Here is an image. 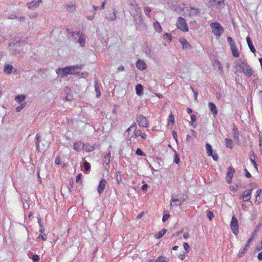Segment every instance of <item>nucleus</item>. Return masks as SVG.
Wrapping results in <instances>:
<instances>
[{
	"label": "nucleus",
	"instance_id": "13d9d810",
	"mask_svg": "<svg viewBox=\"0 0 262 262\" xmlns=\"http://www.w3.org/2000/svg\"><path fill=\"white\" fill-rule=\"evenodd\" d=\"M168 121H169V123H171L172 124L174 123V116H173V115L170 114L169 116Z\"/></svg>",
	"mask_w": 262,
	"mask_h": 262
},
{
	"label": "nucleus",
	"instance_id": "393cba45",
	"mask_svg": "<svg viewBox=\"0 0 262 262\" xmlns=\"http://www.w3.org/2000/svg\"><path fill=\"white\" fill-rule=\"evenodd\" d=\"M256 201L258 203L262 202V189H258L256 193Z\"/></svg>",
	"mask_w": 262,
	"mask_h": 262
},
{
	"label": "nucleus",
	"instance_id": "6ab92c4d",
	"mask_svg": "<svg viewBox=\"0 0 262 262\" xmlns=\"http://www.w3.org/2000/svg\"><path fill=\"white\" fill-rule=\"evenodd\" d=\"M252 189H249L244 191V194L241 196V198L246 199L245 201H248L250 199V195L252 192Z\"/></svg>",
	"mask_w": 262,
	"mask_h": 262
},
{
	"label": "nucleus",
	"instance_id": "c03bdc74",
	"mask_svg": "<svg viewBox=\"0 0 262 262\" xmlns=\"http://www.w3.org/2000/svg\"><path fill=\"white\" fill-rule=\"evenodd\" d=\"M190 118H191V121L192 122V125L194 128H195L196 126V124H193V123L196 121V117L195 115L192 114L190 116Z\"/></svg>",
	"mask_w": 262,
	"mask_h": 262
},
{
	"label": "nucleus",
	"instance_id": "6e6d98bb",
	"mask_svg": "<svg viewBox=\"0 0 262 262\" xmlns=\"http://www.w3.org/2000/svg\"><path fill=\"white\" fill-rule=\"evenodd\" d=\"M72 68V70H75L76 69L81 70L83 68V66L82 64L76 65L73 66H71Z\"/></svg>",
	"mask_w": 262,
	"mask_h": 262
},
{
	"label": "nucleus",
	"instance_id": "bb28decb",
	"mask_svg": "<svg viewBox=\"0 0 262 262\" xmlns=\"http://www.w3.org/2000/svg\"><path fill=\"white\" fill-rule=\"evenodd\" d=\"M82 149L86 151L90 152L94 150L93 146L90 145L89 144H85L82 143Z\"/></svg>",
	"mask_w": 262,
	"mask_h": 262
},
{
	"label": "nucleus",
	"instance_id": "f3484780",
	"mask_svg": "<svg viewBox=\"0 0 262 262\" xmlns=\"http://www.w3.org/2000/svg\"><path fill=\"white\" fill-rule=\"evenodd\" d=\"M41 0H38L37 1H36V2L33 1L30 3H28V5L29 6V8L30 9L33 10L35 8L39 6V5L41 3Z\"/></svg>",
	"mask_w": 262,
	"mask_h": 262
},
{
	"label": "nucleus",
	"instance_id": "69168bd1",
	"mask_svg": "<svg viewBox=\"0 0 262 262\" xmlns=\"http://www.w3.org/2000/svg\"><path fill=\"white\" fill-rule=\"evenodd\" d=\"M245 172V176L247 178H250V177H251V174L249 173V172L247 170V169H245L244 170Z\"/></svg>",
	"mask_w": 262,
	"mask_h": 262
},
{
	"label": "nucleus",
	"instance_id": "412c9836",
	"mask_svg": "<svg viewBox=\"0 0 262 262\" xmlns=\"http://www.w3.org/2000/svg\"><path fill=\"white\" fill-rule=\"evenodd\" d=\"M232 54L234 57H237L239 56V52L237 51V48L236 46L235 43L230 45Z\"/></svg>",
	"mask_w": 262,
	"mask_h": 262
},
{
	"label": "nucleus",
	"instance_id": "ea45409f",
	"mask_svg": "<svg viewBox=\"0 0 262 262\" xmlns=\"http://www.w3.org/2000/svg\"><path fill=\"white\" fill-rule=\"evenodd\" d=\"M116 180L118 184L122 182V176L120 171H118L116 173Z\"/></svg>",
	"mask_w": 262,
	"mask_h": 262
},
{
	"label": "nucleus",
	"instance_id": "49530a36",
	"mask_svg": "<svg viewBox=\"0 0 262 262\" xmlns=\"http://www.w3.org/2000/svg\"><path fill=\"white\" fill-rule=\"evenodd\" d=\"M144 11L146 15L150 17L149 13L151 11V9L148 7H145L144 8Z\"/></svg>",
	"mask_w": 262,
	"mask_h": 262
},
{
	"label": "nucleus",
	"instance_id": "4c0bfd02",
	"mask_svg": "<svg viewBox=\"0 0 262 262\" xmlns=\"http://www.w3.org/2000/svg\"><path fill=\"white\" fill-rule=\"evenodd\" d=\"M95 89L96 92V96L97 97H99L101 95L100 91V84H98L97 82L95 83Z\"/></svg>",
	"mask_w": 262,
	"mask_h": 262
},
{
	"label": "nucleus",
	"instance_id": "aec40b11",
	"mask_svg": "<svg viewBox=\"0 0 262 262\" xmlns=\"http://www.w3.org/2000/svg\"><path fill=\"white\" fill-rule=\"evenodd\" d=\"M180 42L182 44V48L183 49H187L191 48V47L190 43L185 38L180 39Z\"/></svg>",
	"mask_w": 262,
	"mask_h": 262
},
{
	"label": "nucleus",
	"instance_id": "a19ab883",
	"mask_svg": "<svg viewBox=\"0 0 262 262\" xmlns=\"http://www.w3.org/2000/svg\"><path fill=\"white\" fill-rule=\"evenodd\" d=\"M259 146L260 148L261 155H262V131L259 133Z\"/></svg>",
	"mask_w": 262,
	"mask_h": 262
},
{
	"label": "nucleus",
	"instance_id": "9b49d317",
	"mask_svg": "<svg viewBox=\"0 0 262 262\" xmlns=\"http://www.w3.org/2000/svg\"><path fill=\"white\" fill-rule=\"evenodd\" d=\"M206 148L208 156L212 157V159L214 161H217L218 158H219L218 155L216 154H213V150H212V146L209 143H207L206 144Z\"/></svg>",
	"mask_w": 262,
	"mask_h": 262
},
{
	"label": "nucleus",
	"instance_id": "cd10ccee",
	"mask_svg": "<svg viewBox=\"0 0 262 262\" xmlns=\"http://www.w3.org/2000/svg\"><path fill=\"white\" fill-rule=\"evenodd\" d=\"M66 10L69 12H74L75 10V5L72 3H69L66 6Z\"/></svg>",
	"mask_w": 262,
	"mask_h": 262
},
{
	"label": "nucleus",
	"instance_id": "0e129e2a",
	"mask_svg": "<svg viewBox=\"0 0 262 262\" xmlns=\"http://www.w3.org/2000/svg\"><path fill=\"white\" fill-rule=\"evenodd\" d=\"M227 41L229 43L230 45L235 43V42L233 40L232 37H227Z\"/></svg>",
	"mask_w": 262,
	"mask_h": 262
},
{
	"label": "nucleus",
	"instance_id": "4d7b16f0",
	"mask_svg": "<svg viewBox=\"0 0 262 262\" xmlns=\"http://www.w3.org/2000/svg\"><path fill=\"white\" fill-rule=\"evenodd\" d=\"M73 183H74L73 180L72 179H70V182H69V185L68 186L70 192H71L72 191V188L73 186Z\"/></svg>",
	"mask_w": 262,
	"mask_h": 262
},
{
	"label": "nucleus",
	"instance_id": "f03ea898",
	"mask_svg": "<svg viewBox=\"0 0 262 262\" xmlns=\"http://www.w3.org/2000/svg\"><path fill=\"white\" fill-rule=\"evenodd\" d=\"M235 67L236 69L239 68L241 71L247 77L251 76L253 73V70L251 67L246 63L244 60L240 59L236 61Z\"/></svg>",
	"mask_w": 262,
	"mask_h": 262
},
{
	"label": "nucleus",
	"instance_id": "8fccbe9b",
	"mask_svg": "<svg viewBox=\"0 0 262 262\" xmlns=\"http://www.w3.org/2000/svg\"><path fill=\"white\" fill-rule=\"evenodd\" d=\"M163 38L169 42L171 41V36L170 34L168 33H165L163 36Z\"/></svg>",
	"mask_w": 262,
	"mask_h": 262
},
{
	"label": "nucleus",
	"instance_id": "c9c22d12",
	"mask_svg": "<svg viewBox=\"0 0 262 262\" xmlns=\"http://www.w3.org/2000/svg\"><path fill=\"white\" fill-rule=\"evenodd\" d=\"M154 27L155 30L158 32H161L162 31V27L160 25L159 23L157 21L154 23Z\"/></svg>",
	"mask_w": 262,
	"mask_h": 262
},
{
	"label": "nucleus",
	"instance_id": "6e6552de",
	"mask_svg": "<svg viewBox=\"0 0 262 262\" xmlns=\"http://www.w3.org/2000/svg\"><path fill=\"white\" fill-rule=\"evenodd\" d=\"M132 16L134 18V20L136 24V27L137 29L140 28L141 26L144 25V21L142 17L141 12L139 14H137Z\"/></svg>",
	"mask_w": 262,
	"mask_h": 262
},
{
	"label": "nucleus",
	"instance_id": "de8ad7c7",
	"mask_svg": "<svg viewBox=\"0 0 262 262\" xmlns=\"http://www.w3.org/2000/svg\"><path fill=\"white\" fill-rule=\"evenodd\" d=\"M107 19H109L111 20H114L116 18V15L115 14V12L114 11L112 13L109 14V16L106 17Z\"/></svg>",
	"mask_w": 262,
	"mask_h": 262
},
{
	"label": "nucleus",
	"instance_id": "423d86ee",
	"mask_svg": "<svg viewBox=\"0 0 262 262\" xmlns=\"http://www.w3.org/2000/svg\"><path fill=\"white\" fill-rule=\"evenodd\" d=\"M56 73L61 77L67 76L68 74L77 75L79 74L78 72H73L71 66H67L64 68H59L56 70Z\"/></svg>",
	"mask_w": 262,
	"mask_h": 262
},
{
	"label": "nucleus",
	"instance_id": "20e7f679",
	"mask_svg": "<svg viewBox=\"0 0 262 262\" xmlns=\"http://www.w3.org/2000/svg\"><path fill=\"white\" fill-rule=\"evenodd\" d=\"M225 5L224 0H210L209 7L215 11L220 10Z\"/></svg>",
	"mask_w": 262,
	"mask_h": 262
},
{
	"label": "nucleus",
	"instance_id": "2f4dec72",
	"mask_svg": "<svg viewBox=\"0 0 262 262\" xmlns=\"http://www.w3.org/2000/svg\"><path fill=\"white\" fill-rule=\"evenodd\" d=\"M83 167L84 168V172H88L90 171V169H91V165H90V164L85 161L83 163Z\"/></svg>",
	"mask_w": 262,
	"mask_h": 262
},
{
	"label": "nucleus",
	"instance_id": "338daca9",
	"mask_svg": "<svg viewBox=\"0 0 262 262\" xmlns=\"http://www.w3.org/2000/svg\"><path fill=\"white\" fill-rule=\"evenodd\" d=\"M8 18L10 19H16L17 18V16L15 14H11L8 16Z\"/></svg>",
	"mask_w": 262,
	"mask_h": 262
},
{
	"label": "nucleus",
	"instance_id": "4468645a",
	"mask_svg": "<svg viewBox=\"0 0 262 262\" xmlns=\"http://www.w3.org/2000/svg\"><path fill=\"white\" fill-rule=\"evenodd\" d=\"M260 226H261L260 223L258 224L256 226V227L255 228L254 231L253 232L251 236H250V237L249 238V239L247 242V246H249V244L253 241L254 237L257 234V232H258L259 228L260 227Z\"/></svg>",
	"mask_w": 262,
	"mask_h": 262
},
{
	"label": "nucleus",
	"instance_id": "e2e57ef3",
	"mask_svg": "<svg viewBox=\"0 0 262 262\" xmlns=\"http://www.w3.org/2000/svg\"><path fill=\"white\" fill-rule=\"evenodd\" d=\"M191 88L194 93V99L195 100H197V97L198 95V91L196 90L193 89L192 87H191Z\"/></svg>",
	"mask_w": 262,
	"mask_h": 262
},
{
	"label": "nucleus",
	"instance_id": "dca6fc26",
	"mask_svg": "<svg viewBox=\"0 0 262 262\" xmlns=\"http://www.w3.org/2000/svg\"><path fill=\"white\" fill-rule=\"evenodd\" d=\"M76 35L79 37L78 42L80 44V45L81 47H84L85 46V38L84 35L81 34L80 32H77L76 33Z\"/></svg>",
	"mask_w": 262,
	"mask_h": 262
},
{
	"label": "nucleus",
	"instance_id": "864d4df0",
	"mask_svg": "<svg viewBox=\"0 0 262 262\" xmlns=\"http://www.w3.org/2000/svg\"><path fill=\"white\" fill-rule=\"evenodd\" d=\"M207 216L210 220H211L214 217L213 212L210 210H208L207 211Z\"/></svg>",
	"mask_w": 262,
	"mask_h": 262
},
{
	"label": "nucleus",
	"instance_id": "bf43d9fd",
	"mask_svg": "<svg viewBox=\"0 0 262 262\" xmlns=\"http://www.w3.org/2000/svg\"><path fill=\"white\" fill-rule=\"evenodd\" d=\"M183 247H184V249H185L186 252H188L189 251V248H190L188 244L187 243H184L183 244Z\"/></svg>",
	"mask_w": 262,
	"mask_h": 262
},
{
	"label": "nucleus",
	"instance_id": "9d476101",
	"mask_svg": "<svg viewBox=\"0 0 262 262\" xmlns=\"http://www.w3.org/2000/svg\"><path fill=\"white\" fill-rule=\"evenodd\" d=\"M137 122L140 127H147L148 124L147 118L141 115L137 117Z\"/></svg>",
	"mask_w": 262,
	"mask_h": 262
},
{
	"label": "nucleus",
	"instance_id": "39448f33",
	"mask_svg": "<svg viewBox=\"0 0 262 262\" xmlns=\"http://www.w3.org/2000/svg\"><path fill=\"white\" fill-rule=\"evenodd\" d=\"M128 11L132 16L137 14H139L141 10L139 8L135 0L130 1L128 4Z\"/></svg>",
	"mask_w": 262,
	"mask_h": 262
},
{
	"label": "nucleus",
	"instance_id": "09e8293b",
	"mask_svg": "<svg viewBox=\"0 0 262 262\" xmlns=\"http://www.w3.org/2000/svg\"><path fill=\"white\" fill-rule=\"evenodd\" d=\"M168 260L166 258V257H163V256L159 257L156 260V262H168Z\"/></svg>",
	"mask_w": 262,
	"mask_h": 262
},
{
	"label": "nucleus",
	"instance_id": "e433bc0d",
	"mask_svg": "<svg viewBox=\"0 0 262 262\" xmlns=\"http://www.w3.org/2000/svg\"><path fill=\"white\" fill-rule=\"evenodd\" d=\"M226 146L229 148H232L233 147V143L231 139L226 138L225 140Z\"/></svg>",
	"mask_w": 262,
	"mask_h": 262
},
{
	"label": "nucleus",
	"instance_id": "c85d7f7f",
	"mask_svg": "<svg viewBox=\"0 0 262 262\" xmlns=\"http://www.w3.org/2000/svg\"><path fill=\"white\" fill-rule=\"evenodd\" d=\"M26 96L25 95H19L16 96L14 99L18 103L21 104V102L25 99Z\"/></svg>",
	"mask_w": 262,
	"mask_h": 262
},
{
	"label": "nucleus",
	"instance_id": "b1692460",
	"mask_svg": "<svg viewBox=\"0 0 262 262\" xmlns=\"http://www.w3.org/2000/svg\"><path fill=\"white\" fill-rule=\"evenodd\" d=\"M247 43L251 50V51L254 53L256 52L255 49L252 43V41L249 37H247L246 38Z\"/></svg>",
	"mask_w": 262,
	"mask_h": 262
},
{
	"label": "nucleus",
	"instance_id": "603ef678",
	"mask_svg": "<svg viewBox=\"0 0 262 262\" xmlns=\"http://www.w3.org/2000/svg\"><path fill=\"white\" fill-rule=\"evenodd\" d=\"M25 105H26V102L21 103L19 106L16 107V112H20L25 106Z\"/></svg>",
	"mask_w": 262,
	"mask_h": 262
},
{
	"label": "nucleus",
	"instance_id": "7c9ffc66",
	"mask_svg": "<svg viewBox=\"0 0 262 262\" xmlns=\"http://www.w3.org/2000/svg\"><path fill=\"white\" fill-rule=\"evenodd\" d=\"M166 229H163L160 231H159L157 234H155V237L157 239H160L166 233Z\"/></svg>",
	"mask_w": 262,
	"mask_h": 262
},
{
	"label": "nucleus",
	"instance_id": "3c124183",
	"mask_svg": "<svg viewBox=\"0 0 262 262\" xmlns=\"http://www.w3.org/2000/svg\"><path fill=\"white\" fill-rule=\"evenodd\" d=\"M174 162L177 164H179L180 162V158L179 157L178 154L177 153V152L176 151H174Z\"/></svg>",
	"mask_w": 262,
	"mask_h": 262
},
{
	"label": "nucleus",
	"instance_id": "c756f323",
	"mask_svg": "<svg viewBox=\"0 0 262 262\" xmlns=\"http://www.w3.org/2000/svg\"><path fill=\"white\" fill-rule=\"evenodd\" d=\"M110 158H111V154L110 153L104 156L103 160V164H105L106 165H108L110 162ZM104 167L106 168V165H104Z\"/></svg>",
	"mask_w": 262,
	"mask_h": 262
},
{
	"label": "nucleus",
	"instance_id": "4be33fe9",
	"mask_svg": "<svg viewBox=\"0 0 262 262\" xmlns=\"http://www.w3.org/2000/svg\"><path fill=\"white\" fill-rule=\"evenodd\" d=\"M137 68L139 70H144L146 68V66L144 61L141 60H138L136 63Z\"/></svg>",
	"mask_w": 262,
	"mask_h": 262
},
{
	"label": "nucleus",
	"instance_id": "f257e3e1",
	"mask_svg": "<svg viewBox=\"0 0 262 262\" xmlns=\"http://www.w3.org/2000/svg\"><path fill=\"white\" fill-rule=\"evenodd\" d=\"M26 44V40L19 38L15 39L13 42L9 43L8 47H12L13 49V53L15 55H19L24 52L23 46Z\"/></svg>",
	"mask_w": 262,
	"mask_h": 262
},
{
	"label": "nucleus",
	"instance_id": "f704fd0d",
	"mask_svg": "<svg viewBox=\"0 0 262 262\" xmlns=\"http://www.w3.org/2000/svg\"><path fill=\"white\" fill-rule=\"evenodd\" d=\"M135 135L136 137L140 136L142 139H145L146 138V135L145 133L142 132L141 130H138L135 133Z\"/></svg>",
	"mask_w": 262,
	"mask_h": 262
},
{
	"label": "nucleus",
	"instance_id": "ddd939ff",
	"mask_svg": "<svg viewBox=\"0 0 262 262\" xmlns=\"http://www.w3.org/2000/svg\"><path fill=\"white\" fill-rule=\"evenodd\" d=\"M106 184V181L104 179L101 180L99 182V185L97 187V191L99 194H101L103 192Z\"/></svg>",
	"mask_w": 262,
	"mask_h": 262
},
{
	"label": "nucleus",
	"instance_id": "5fc2aeb1",
	"mask_svg": "<svg viewBox=\"0 0 262 262\" xmlns=\"http://www.w3.org/2000/svg\"><path fill=\"white\" fill-rule=\"evenodd\" d=\"M136 154L138 156H145V153H144L140 148H138L137 149Z\"/></svg>",
	"mask_w": 262,
	"mask_h": 262
},
{
	"label": "nucleus",
	"instance_id": "7ed1b4c3",
	"mask_svg": "<svg viewBox=\"0 0 262 262\" xmlns=\"http://www.w3.org/2000/svg\"><path fill=\"white\" fill-rule=\"evenodd\" d=\"M210 27L212 33L216 37H220L224 32V28L218 22L211 23Z\"/></svg>",
	"mask_w": 262,
	"mask_h": 262
},
{
	"label": "nucleus",
	"instance_id": "5701e85b",
	"mask_svg": "<svg viewBox=\"0 0 262 262\" xmlns=\"http://www.w3.org/2000/svg\"><path fill=\"white\" fill-rule=\"evenodd\" d=\"M232 132H233L234 139L235 140L239 141V133H238V128L236 126H234V127L232 128Z\"/></svg>",
	"mask_w": 262,
	"mask_h": 262
},
{
	"label": "nucleus",
	"instance_id": "052dcab7",
	"mask_svg": "<svg viewBox=\"0 0 262 262\" xmlns=\"http://www.w3.org/2000/svg\"><path fill=\"white\" fill-rule=\"evenodd\" d=\"M81 178H82V174H78L76 176V182L77 183L81 182L82 181Z\"/></svg>",
	"mask_w": 262,
	"mask_h": 262
},
{
	"label": "nucleus",
	"instance_id": "37998d69",
	"mask_svg": "<svg viewBox=\"0 0 262 262\" xmlns=\"http://www.w3.org/2000/svg\"><path fill=\"white\" fill-rule=\"evenodd\" d=\"M247 247L248 246H247L246 245V246L243 249L241 250V251L238 253V257H242L243 256V255L247 252Z\"/></svg>",
	"mask_w": 262,
	"mask_h": 262
},
{
	"label": "nucleus",
	"instance_id": "0eeeda50",
	"mask_svg": "<svg viewBox=\"0 0 262 262\" xmlns=\"http://www.w3.org/2000/svg\"><path fill=\"white\" fill-rule=\"evenodd\" d=\"M238 224L237 219L233 215L232 217L230 227L235 235H237L238 232Z\"/></svg>",
	"mask_w": 262,
	"mask_h": 262
},
{
	"label": "nucleus",
	"instance_id": "774afa93",
	"mask_svg": "<svg viewBox=\"0 0 262 262\" xmlns=\"http://www.w3.org/2000/svg\"><path fill=\"white\" fill-rule=\"evenodd\" d=\"M241 186L240 184H236L235 186L232 187L233 190L237 191Z\"/></svg>",
	"mask_w": 262,
	"mask_h": 262
},
{
	"label": "nucleus",
	"instance_id": "a211bd4d",
	"mask_svg": "<svg viewBox=\"0 0 262 262\" xmlns=\"http://www.w3.org/2000/svg\"><path fill=\"white\" fill-rule=\"evenodd\" d=\"M13 67L11 64H6L4 67V72L7 75H10L13 72Z\"/></svg>",
	"mask_w": 262,
	"mask_h": 262
},
{
	"label": "nucleus",
	"instance_id": "f8f14e48",
	"mask_svg": "<svg viewBox=\"0 0 262 262\" xmlns=\"http://www.w3.org/2000/svg\"><path fill=\"white\" fill-rule=\"evenodd\" d=\"M234 172L235 170L233 167H229L228 168V172L226 177V182L228 184L231 183L232 179Z\"/></svg>",
	"mask_w": 262,
	"mask_h": 262
},
{
	"label": "nucleus",
	"instance_id": "79ce46f5",
	"mask_svg": "<svg viewBox=\"0 0 262 262\" xmlns=\"http://www.w3.org/2000/svg\"><path fill=\"white\" fill-rule=\"evenodd\" d=\"M29 256L34 262H37L39 259V256L36 254H33L31 256V254H29Z\"/></svg>",
	"mask_w": 262,
	"mask_h": 262
},
{
	"label": "nucleus",
	"instance_id": "a18cd8bd",
	"mask_svg": "<svg viewBox=\"0 0 262 262\" xmlns=\"http://www.w3.org/2000/svg\"><path fill=\"white\" fill-rule=\"evenodd\" d=\"M143 51L147 55H150L151 54V49H149L147 46H145V47L143 48Z\"/></svg>",
	"mask_w": 262,
	"mask_h": 262
},
{
	"label": "nucleus",
	"instance_id": "1a4fd4ad",
	"mask_svg": "<svg viewBox=\"0 0 262 262\" xmlns=\"http://www.w3.org/2000/svg\"><path fill=\"white\" fill-rule=\"evenodd\" d=\"M177 26L179 29H181V30L183 31L186 32L188 31V28L185 19L182 17H179Z\"/></svg>",
	"mask_w": 262,
	"mask_h": 262
},
{
	"label": "nucleus",
	"instance_id": "a878e982",
	"mask_svg": "<svg viewBox=\"0 0 262 262\" xmlns=\"http://www.w3.org/2000/svg\"><path fill=\"white\" fill-rule=\"evenodd\" d=\"M143 86L140 84H138L136 86V93L138 95H141L143 94Z\"/></svg>",
	"mask_w": 262,
	"mask_h": 262
},
{
	"label": "nucleus",
	"instance_id": "2eb2a0df",
	"mask_svg": "<svg viewBox=\"0 0 262 262\" xmlns=\"http://www.w3.org/2000/svg\"><path fill=\"white\" fill-rule=\"evenodd\" d=\"M208 106L210 108V111L213 115L214 117H215L217 114L218 110L214 103L212 102H209L208 103Z\"/></svg>",
	"mask_w": 262,
	"mask_h": 262
},
{
	"label": "nucleus",
	"instance_id": "72a5a7b5",
	"mask_svg": "<svg viewBox=\"0 0 262 262\" xmlns=\"http://www.w3.org/2000/svg\"><path fill=\"white\" fill-rule=\"evenodd\" d=\"M180 200H181V199H179L178 195H173L172 196L171 200L170 201V207H172L173 206V205L172 204L173 202H179V201H180ZM174 205H176L174 204Z\"/></svg>",
	"mask_w": 262,
	"mask_h": 262
},
{
	"label": "nucleus",
	"instance_id": "58836bf2",
	"mask_svg": "<svg viewBox=\"0 0 262 262\" xmlns=\"http://www.w3.org/2000/svg\"><path fill=\"white\" fill-rule=\"evenodd\" d=\"M40 136L39 134H37L36 135V149L39 151V142L40 141Z\"/></svg>",
	"mask_w": 262,
	"mask_h": 262
},
{
	"label": "nucleus",
	"instance_id": "680f3d73",
	"mask_svg": "<svg viewBox=\"0 0 262 262\" xmlns=\"http://www.w3.org/2000/svg\"><path fill=\"white\" fill-rule=\"evenodd\" d=\"M169 214H164L163 216V217H162V221L163 222H165V221H166L169 217Z\"/></svg>",
	"mask_w": 262,
	"mask_h": 262
},
{
	"label": "nucleus",
	"instance_id": "473e14b6",
	"mask_svg": "<svg viewBox=\"0 0 262 262\" xmlns=\"http://www.w3.org/2000/svg\"><path fill=\"white\" fill-rule=\"evenodd\" d=\"M82 147V143L80 142H75L74 144V149L77 151H80Z\"/></svg>",
	"mask_w": 262,
	"mask_h": 262
}]
</instances>
